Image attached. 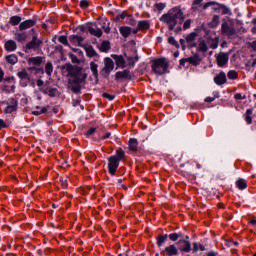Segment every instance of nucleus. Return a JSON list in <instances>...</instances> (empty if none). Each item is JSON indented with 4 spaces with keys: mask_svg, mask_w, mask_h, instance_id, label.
Masks as SVG:
<instances>
[{
    "mask_svg": "<svg viewBox=\"0 0 256 256\" xmlns=\"http://www.w3.org/2000/svg\"><path fill=\"white\" fill-rule=\"evenodd\" d=\"M160 21L167 25L169 31H174L178 22L181 25V23L185 21V14L183 13V10L180 6H176L170 9L166 14H163L160 18Z\"/></svg>",
    "mask_w": 256,
    "mask_h": 256,
    "instance_id": "nucleus-1",
    "label": "nucleus"
},
{
    "mask_svg": "<svg viewBox=\"0 0 256 256\" xmlns=\"http://www.w3.org/2000/svg\"><path fill=\"white\" fill-rule=\"evenodd\" d=\"M66 71H68L70 77H73V80L69 81V87L71 88V91L73 93H81V84L83 81H85V79H87V76L83 74L81 68L75 67L71 64L66 66Z\"/></svg>",
    "mask_w": 256,
    "mask_h": 256,
    "instance_id": "nucleus-2",
    "label": "nucleus"
},
{
    "mask_svg": "<svg viewBox=\"0 0 256 256\" xmlns=\"http://www.w3.org/2000/svg\"><path fill=\"white\" fill-rule=\"evenodd\" d=\"M121 161H125V151L123 148H118L116 150V154L108 158V172L111 177H114L117 173V169H119V163H121Z\"/></svg>",
    "mask_w": 256,
    "mask_h": 256,
    "instance_id": "nucleus-3",
    "label": "nucleus"
},
{
    "mask_svg": "<svg viewBox=\"0 0 256 256\" xmlns=\"http://www.w3.org/2000/svg\"><path fill=\"white\" fill-rule=\"evenodd\" d=\"M151 69L154 75H165L169 73V60L167 58H156L151 61Z\"/></svg>",
    "mask_w": 256,
    "mask_h": 256,
    "instance_id": "nucleus-4",
    "label": "nucleus"
},
{
    "mask_svg": "<svg viewBox=\"0 0 256 256\" xmlns=\"http://www.w3.org/2000/svg\"><path fill=\"white\" fill-rule=\"evenodd\" d=\"M31 32L32 40L26 44V49L37 51L43 45V40L39 38L35 29H31Z\"/></svg>",
    "mask_w": 256,
    "mask_h": 256,
    "instance_id": "nucleus-5",
    "label": "nucleus"
},
{
    "mask_svg": "<svg viewBox=\"0 0 256 256\" xmlns=\"http://www.w3.org/2000/svg\"><path fill=\"white\" fill-rule=\"evenodd\" d=\"M185 63H189L190 65L197 67V65H201V57H199L198 54H195L193 56L180 60V65H182V67H185Z\"/></svg>",
    "mask_w": 256,
    "mask_h": 256,
    "instance_id": "nucleus-6",
    "label": "nucleus"
},
{
    "mask_svg": "<svg viewBox=\"0 0 256 256\" xmlns=\"http://www.w3.org/2000/svg\"><path fill=\"white\" fill-rule=\"evenodd\" d=\"M221 33L222 35H226V37H233L236 33L235 27L229 26L227 22H224L221 25Z\"/></svg>",
    "mask_w": 256,
    "mask_h": 256,
    "instance_id": "nucleus-7",
    "label": "nucleus"
},
{
    "mask_svg": "<svg viewBox=\"0 0 256 256\" xmlns=\"http://www.w3.org/2000/svg\"><path fill=\"white\" fill-rule=\"evenodd\" d=\"M218 67H225L229 63V55L226 53H219L216 57Z\"/></svg>",
    "mask_w": 256,
    "mask_h": 256,
    "instance_id": "nucleus-8",
    "label": "nucleus"
},
{
    "mask_svg": "<svg viewBox=\"0 0 256 256\" xmlns=\"http://www.w3.org/2000/svg\"><path fill=\"white\" fill-rule=\"evenodd\" d=\"M116 81H125L131 79V72L129 70L118 71L115 74Z\"/></svg>",
    "mask_w": 256,
    "mask_h": 256,
    "instance_id": "nucleus-9",
    "label": "nucleus"
},
{
    "mask_svg": "<svg viewBox=\"0 0 256 256\" xmlns=\"http://www.w3.org/2000/svg\"><path fill=\"white\" fill-rule=\"evenodd\" d=\"M113 69H115V63L113 60L111 58H105L103 72L106 75H109Z\"/></svg>",
    "mask_w": 256,
    "mask_h": 256,
    "instance_id": "nucleus-10",
    "label": "nucleus"
},
{
    "mask_svg": "<svg viewBox=\"0 0 256 256\" xmlns=\"http://www.w3.org/2000/svg\"><path fill=\"white\" fill-rule=\"evenodd\" d=\"M214 83L216 85H225V83H227V74H225V72L220 71L218 74H216V76L214 77Z\"/></svg>",
    "mask_w": 256,
    "mask_h": 256,
    "instance_id": "nucleus-11",
    "label": "nucleus"
},
{
    "mask_svg": "<svg viewBox=\"0 0 256 256\" xmlns=\"http://www.w3.org/2000/svg\"><path fill=\"white\" fill-rule=\"evenodd\" d=\"M179 250L175 244L167 246L162 252L161 255L175 256L178 255Z\"/></svg>",
    "mask_w": 256,
    "mask_h": 256,
    "instance_id": "nucleus-12",
    "label": "nucleus"
},
{
    "mask_svg": "<svg viewBox=\"0 0 256 256\" xmlns=\"http://www.w3.org/2000/svg\"><path fill=\"white\" fill-rule=\"evenodd\" d=\"M197 36L196 32H191L186 36V43L191 47V49L197 47V43H195V41H197Z\"/></svg>",
    "mask_w": 256,
    "mask_h": 256,
    "instance_id": "nucleus-13",
    "label": "nucleus"
},
{
    "mask_svg": "<svg viewBox=\"0 0 256 256\" xmlns=\"http://www.w3.org/2000/svg\"><path fill=\"white\" fill-rule=\"evenodd\" d=\"M36 23H37V20H33V19L25 20L24 22L20 23L19 30L25 31L27 29H31V27H35Z\"/></svg>",
    "mask_w": 256,
    "mask_h": 256,
    "instance_id": "nucleus-14",
    "label": "nucleus"
},
{
    "mask_svg": "<svg viewBox=\"0 0 256 256\" xmlns=\"http://www.w3.org/2000/svg\"><path fill=\"white\" fill-rule=\"evenodd\" d=\"M221 6H222L221 3H218L215 1H210V2L205 3L202 6V9H203V11H206V9H209V7H212L213 11L217 12V11H221Z\"/></svg>",
    "mask_w": 256,
    "mask_h": 256,
    "instance_id": "nucleus-15",
    "label": "nucleus"
},
{
    "mask_svg": "<svg viewBox=\"0 0 256 256\" xmlns=\"http://www.w3.org/2000/svg\"><path fill=\"white\" fill-rule=\"evenodd\" d=\"M69 40L70 43H72V45H75L76 47H83V41H85V39L79 35H72L70 36Z\"/></svg>",
    "mask_w": 256,
    "mask_h": 256,
    "instance_id": "nucleus-16",
    "label": "nucleus"
},
{
    "mask_svg": "<svg viewBox=\"0 0 256 256\" xmlns=\"http://www.w3.org/2000/svg\"><path fill=\"white\" fill-rule=\"evenodd\" d=\"M150 27L151 23L149 20H141L137 24V30L142 32L149 31Z\"/></svg>",
    "mask_w": 256,
    "mask_h": 256,
    "instance_id": "nucleus-17",
    "label": "nucleus"
},
{
    "mask_svg": "<svg viewBox=\"0 0 256 256\" xmlns=\"http://www.w3.org/2000/svg\"><path fill=\"white\" fill-rule=\"evenodd\" d=\"M139 147V142L137 141V138H130L128 142V149L132 153H137Z\"/></svg>",
    "mask_w": 256,
    "mask_h": 256,
    "instance_id": "nucleus-18",
    "label": "nucleus"
},
{
    "mask_svg": "<svg viewBox=\"0 0 256 256\" xmlns=\"http://www.w3.org/2000/svg\"><path fill=\"white\" fill-rule=\"evenodd\" d=\"M112 58L114 59L117 67L120 69H125L127 65H125V58H123L121 55L113 54Z\"/></svg>",
    "mask_w": 256,
    "mask_h": 256,
    "instance_id": "nucleus-19",
    "label": "nucleus"
},
{
    "mask_svg": "<svg viewBox=\"0 0 256 256\" xmlns=\"http://www.w3.org/2000/svg\"><path fill=\"white\" fill-rule=\"evenodd\" d=\"M197 51L200 53H207L209 51V46H207V42L203 38L198 40Z\"/></svg>",
    "mask_w": 256,
    "mask_h": 256,
    "instance_id": "nucleus-20",
    "label": "nucleus"
},
{
    "mask_svg": "<svg viewBox=\"0 0 256 256\" xmlns=\"http://www.w3.org/2000/svg\"><path fill=\"white\" fill-rule=\"evenodd\" d=\"M180 243V251H184V253H189L191 251V243L187 240H179Z\"/></svg>",
    "mask_w": 256,
    "mask_h": 256,
    "instance_id": "nucleus-21",
    "label": "nucleus"
},
{
    "mask_svg": "<svg viewBox=\"0 0 256 256\" xmlns=\"http://www.w3.org/2000/svg\"><path fill=\"white\" fill-rule=\"evenodd\" d=\"M42 92L44 95H48L49 97H57V95H59V90H57V88L47 87L42 90Z\"/></svg>",
    "mask_w": 256,
    "mask_h": 256,
    "instance_id": "nucleus-22",
    "label": "nucleus"
},
{
    "mask_svg": "<svg viewBox=\"0 0 256 256\" xmlns=\"http://www.w3.org/2000/svg\"><path fill=\"white\" fill-rule=\"evenodd\" d=\"M6 51L8 52H13L16 51L17 49V43H15V41L13 40H8L5 45H4Z\"/></svg>",
    "mask_w": 256,
    "mask_h": 256,
    "instance_id": "nucleus-23",
    "label": "nucleus"
},
{
    "mask_svg": "<svg viewBox=\"0 0 256 256\" xmlns=\"http://www.w3.org/2000/svg\"><path fill=\"white\" fill-rule=\"evenodd\" d=\"M120 34L122 35V37H124V39H127V37H129V35H131V27L129 26H121L119 28Z\"/></svg>",
    "mask_w": 256,
    "mask_h": 256,
    "instance_id": "nucleus-24",
    "label": "nucleus"
},
{
    "mask_svg": "<svg viewBox=\"0 0 256 256\" xmlns=\"http://www.w3.org/2000/svg\"><path fill=\"white\" fill-rule=\"evenodd\" d=\"M28 63L29 65L39 66L41 63H43V58L41 56L31 57L28 59Z\"/></svg>",
    "mask_w": 256,
    "mask_h": 256,
    "instance_id": "nucleus-25",
    "label": "nucleus"
},
{
    "mask_svg": "<svg viewBox=\"0 0 256 256\" xmlns=\"http://www.w3.org/2000/svg\"><path fill=\"white\" fill-rule=\"evenodd\" d=\"M27 32H21V33H16L14 36V39L18 41V43H23V41H27Z\"/></svg>",
    "mask_w": 256,
    "mask_h": 256,
    "instance_id": "nucleus-26",
    "label": "nucleus"
},
{
    "mask_svg": "<svg viewBox=\"0 0 256 256\" xmlns=\"http://www.w3.org/2000/svg\"><path fill=\"white\" fill-rule=\"evenodd\" d=\"M220 18L219 15H214L212 20L209 22L208 26L210 29H215V27H219Z\"/></svg>",
    "mask_w": 256,
    "mask_h": 256,
    "instance_id": "nucleus-27",
    "label": "nucleus"
},
{
    "mask_svg": "<svg viewBox=\"0 0 256 256\" xmlns=\"http://www.w3.org/2000/svg\"><path fill=\"white\" fill-rule=\"evenodd\" d=\"M90 35H94V37H101L103 35V31L100 28L90 27L88 29Z\"/></svg>",
    "mask_w": 256,
    "mask_h": 256,
    "instance_id": "nucleus-28",
    "label": "nucleus"
},
{
    "mask_svg": "<svg viewBox=\"0 0 256 256\" xmlns=\"http://www.w3.org/2000/svg\"><path fill=\"white\" fill-rule=\"evenodd\" d=\"M110 49H111V43H109V41L102 42L99 48V50L102 53H108Z\"/></svg>",
    "mask_w": 256,
    "mask_h": 256,
    "instance_id": "nucleus-29",
    "label": "nucleus"
},
{
    "mask_svg": "<svg viewBox=\"0 0 256 256\" xmlns=\"http://www.w3.org/2000/svg\"><path fill=\"white\" fill-rule=\"evenodd\" d=\"M167 237H169L167 234L165 235H159L157 238H156V245L158 247H163V245L165 244V241H167Z\"/></svg>",
    "mask_w": 256,
    "mask_h": 256,
    "instance_id": "nucleus-30",
    "label": "nucleus"
},
{
    "mask_svg": "<svg viewBox=\"0 0 256 256\" xmlns=\"http://www.w3.org/2000/svg\"><path fill=\"white\" fill-rule=\"evenodd\" d=\"M236 187L240 189V191H243L247 187V180L240 178L236 182Z\"/></svg>",
    "mask_w": 256,
    "mask_h": 256,
    "instance_id": "nucleus-31",
    "label": "nucleus"
},
{
    "mask_svg": "<svg viewBox=\"0 0 256 256\" xmlns=\"http://www.w3.org/2000/svg\"><path fill=\"white\" fill-rule=\"evenodd\" d=\"M252 115L253 109H247L245 113V121L248 125H251V123H253V118H251Z\"/></svg>",
    "mask_w": 256,
    "mask_h": 256,
    "instance_id": "nucleus-32",
    "label": "nucleus"
},
{
    "mask_svg": "<svg viewBox=\"0 0 256 256\" xmlns=\"http://www.w3.org/2000/svg\"><path fill=\"white\" fill-rule=\"evenodd\" d=\"M90 69L94 75V77L97 79L99 77V65H97L95 62L90 63Z\"/></svg>",
    "mask_w": 256,
    "mask_h": 256,
    "instance_id": "nucleus-33",
    "label": "nucleus"
},
{
    "mask_svg": "<svg viewBox=\"0 0 256 256\" xmlns=\"http://www.w3.org/2000/svg\"><path fill=\"white\" fill-rule=\"evenodd\" d=\"M87 57H97V52L93 48V46H88L85 48Z\"/></svg>",
    "mask_w": 256,
    "mask_h": 256,
    "instance_id": "nucleus-34",
    "label": "nucleus"
},
{
    "mask_svg": "<svg viewBox=\"0 0 256 256\" xmlns=\"http://www.w3.org/2000/svg\"><path fill=\"white\" fill-rule=\"evenodd\" d=\"M21 23V16H12L9 20V24L13 27L19 25Z\"/></svg>",
    "mask_w": 256,
    "mask_h": 256,
    "instance_id": "nucleus-35",
    "label": "nucleus"
},
{
    "mask_svg": "<svg viewBox=\"0 0 256 256\" xmlns=\"http://www.w3.org/2000/svg\"><path fill=\"white\" fill-rule=\"evenodd\" d=\"M6 61L10 65H15V63H17V61H19V59L17 58V55L11 54V55L6 56Z\"/></svg>",
    "mask_w": 256,
    "mask_h": 256,
    "instance_id": "nucleus-36",
    "label": "nucleus"
},
{
    "mask_svg": "<svg viewBox=\"0 0 256 256\" xmlns=\"http://www.w3.org/2000/svg\"><path fill=\"white\" fill-rule=\"evenodd\" d=\"M227 77L230 79V81H235V79H239V73H237L235 70H230L227 73Z\"/></svg>",
    "mask_w": 256,
    "mask_h": 256,
    "instance_id": "nucleus-37",
    "label": "nucleus"
},
{
    "mask_svg": "<svg viewBox=\"0 0 256 256\" xmlns=\"http://www.w3.org/2000/svg\"><path fill=\"white\" fill-rule=\"evenodd\" d=\"M139 61V57H128L127 58V65L128 67H135V63Z\"/></svg>",
    "mask_w": 256,
    "mask_h": 256,
    "instance_id": "nucleus-38",
    "label": "nucleus"
},
{
    "mask_svg": "<svg viewBox=\"0 0 256 256\" xmlns=\"http://www.w3.org/2000/svg\"><path fill=\"white\" fill-rule=\"evenodd\" d=\"M43 113H47V108L37 106L36 110L32 112V115H43Z\"/></svg>",
    "mask_w": 256,
    "mask_h": 256,
    "instance_id": "nucleus-39",
    "label": "nucleus"
},
{
    "mask_svg": "<svg viewBox=\"0 0 256 256\" xmlns=\"http://www.w3.org/2000/svg\"><path fill=\"white\" fill-rule=\"evenodd\" d=\"M17 110V102L13 100L11 105H8L5 109L6 113H13V111Z\"/></svg>",
    "mask_w": 256,
    "mask_h": 256,
    "instance_id": "nucleus-40",
    "label": "nucleus"
},
{
    "mask_svg": "<svg viewBox=\"0 0 256 256\" xmlns=\"http://www.w3.org/2000/svg\"><path fill=\"white\" fill-rule=\"evenodd\" d=\"M220 11H222V15H232L231 8L227 7L225 4L220 6Z\"/></svg>",
    "mask_w": 256,
    "mask_h": 256,
    "instance_id": "nucleus-41",
    "label": "nucleus"
},
{
    "mask_svg": "<svg viewBox=\"0 0 256 256\" xmlns=\"http://www.w3.org/2000/svg\"><path fill=\"white\" fill-rule=\"evenodd\" d=\"M17 76L19 77V79H28L29 78V74L27 73V70L22 69L21 71H19L17 73Z\"/></svg>",
    "mask_w": 256,
    "mask_h": 256,
    "instance_id": "nucleus-42",
    "label": "nucleus"
},
{
    "mask_svg": "<svg viewBox=\"0 0 256 256\" xmlns=\"http://www.w3.org/2000/svg\"><path fill=\"white\" fill-rule=\"evenodd\" d=\"M45 73H47L49 76H51V73H53V64L51 62L46 63Z\"/></svg>",
    "mask_w": 256,
    "mask_h": 256,
    "instance_id": "nucleus-43",
    "label": "nucleus"
},
{
    "mask_svg": "<svg viewBox=\"0 0 256 256\" xmlns=\"http://www.w3.org/2000/svg\"><path fill=\"white\" fill-rule=\"evenodd\" d=\"M168 43H169L170 45H173V47H177V49H179V43L177 42V40H175V37L170 36V37L168 38Z\"/></svg>",
    "mask_w": 256,
    "mask_h": 256,
    "instance_id": "nucleus-44",
    "label": "nucleus"
},
{
    "mask_svg": "<svg viewBox=\"0 0 256 256\" xmlns=\"http://www.w3.org/2000/svg\"><path fill=\"white\" fill-rule=\"evenodd\" d=\"M201 3H203V0H193V2H192V9L194 11H197V8L201 7Z\"/></svg>",
    "mask_w": 256,
    "mask_h": 256,
    "instance_id": "nucleus-45",
    "label": "nucleus"
},
{
    "mask_svg": "<svg viewBox=\"0 0 256 256\" xmlns=\"http://www.w3.org/2000/svg\"><path fill=\"white\" fill-rule=\"evenodd\" d=\"M191 23H193V20L187 19L183 24V30L187 31V29L191 28Z\"/></svg>",
    "mask_w": 256,
    "mask_h": 256,
    "instance_id": "nucleus-46",
    "label": "nucleus"
},
{
    "mask_svg": "<svg viewBox=\"0 0 256 256\" xmlns=\"http://www.w3.org/2000/svg\"><path fill=\"white\" fill-rule=\"evenodd\" d=\"M168 237H169L170 241H177L179 239V237H181V234L172 233V234H169Z\"/></svg>",
    "mask_w": 256,
    "mask_h": 256,
    "instance_id": "nucleus-47",
    "label": "nucleus"
},
{
    "mask_svg": "<svg viewBox=\"0 0 256 256\" xmlns=\"http://www.w3.org/2000/svg\"><path fill=\"white\" fill-rule=\"evenodd\" d=\"M234 99H235L236 101H241V100H243V99H247V95H243V94H241V93H236V94L234 95Z\"/></svg>",
    "mask_w": 256,
    "mask_h": 256,
    "instance_id": "nucleus-48",
    "label": "nucleus"
},
{
    "mask_svg": "<svg viewBox=\"0 0 256 256\" xmlns=\"http://www.w3.org/2000/svg\"><path fill=\"white\" fill-rule=\"evenodd\" d=\"M59 43H62V45H69V41L67 40V36H60L58 38Z\"/></svg>",
    "mask_w": 256,
    "mask_h": 256,
    "instance_id": "nucleus-49",
    "label": "nucleus"
},
{
    "mask_svg": "<svg viewBox=\"0 0 256 256\" xmlns=\"http://www.w3.org/2000/svg\"><path fill=\"white\" fill-rule=\"evenodd\" d=\"M97 131V128L91 127L87 132H86V137H91V135H95V132Z\"/></svg>",
    "mask_w": 256,
    "mask_h": 256,
    "instance_id": "nucleus-50",
    "label": "nucleus"
},
{
    "mask_svg": "<svg viewBox=\"0 0 256 256\" xmlns=\"http://www.w3.org/2000/svg\"><path fill=\"white\" fill-rule=\"evenodd\" d=\"M80 7L81 9H87V7H89V1L87 0L80 1Z\"/></svg>",
    "mask_w": 256,
    "mask_h": 256,
    "instance_id": "nucleus-51",
    "label": "nucleus"
},
{
    "mask_svg": "<svg viewBox=\"0 0 256 256\" xmlns=\"http://www.w3.org/2000/svg\"><path fill=\"white\" fill-rule=\"evenodd\" d=\"M102 97H104V99H108V101H113V99H115V96H113L109 93H103Z\"/></svg>",
    "mask_w": 256,
    "mask_h": 256,
    "instance_id": "nucleus-52",
    "label": "nucleus"
},
{
    "mask_svg": "<svg viewBox=\"0 0 256 256\" xmlns=\"http://www.w3.org/2000/svg\"><path fill=\"white\" fill-rule=\"evenodd\" d=\"M88 159L89 161H91V163H93V161H95V159H97V156L93 153L88 154Z\"/></svg>",
    "mask_w": 256,
    "mask_h": 256,
    "instance_id": "nucleus-53",
    "label": "nucleus"
},
{
    "mask_svg": "<svg viewBox=\"0 0 256 256\" xmlns=\"http://www.w3.org/2000/svg\"><path fill=\"white\" fill-rule=\"evenodd\" d=\"M215 101V97H206L205 98V103H213Z\"/></svg>",
    "mask_w": 256,
    "mask_h": 256,
    "instance_id": "nucleus-54",
    "label": "nucleus"
},
{
    "mask_svg": "<svg viewBox=\"0 0 256 256\" xmlns=\"http://www.w3.org/2000/svg\"><path fill=\"white\" fill-rule=\"evenodd\" d=\"M125 17H126L125 13H122V14L118 15L116 17V19H117V21H121V20L125 19Z\"/></svg>",
    "mask_w": 256,
    "mask_h": 256,
    "instance_id": "nucleus-55",
    "label": "nucleus"
},
{
    "mask_svg": "<svg viewBox=\"0 0 256 256\" xmlns=\"http://www.w3.org/2000/svg\"><path fill=\"white\" fill-rule=\"evenodd\" d=\"M44 83H45V82H43V80L38 79L37 82H36V85H37L38 87H43Z\"/></svg>",
    "mask_w": 256,
    "mask_h": 256,
    "instance_id": "nucleus-56",
    "label": "nucleus"
},
{
    "mask_svg": "<svg viewBox=\"0 0 256 256\" xmlns=\"http://www.w3.org/2000/svg\"><path fill=\"white\" fill-rule=\"evenodd\" d=\"M5 77V72H3V69L0 68V83L3 81V78Z\"/></svg>",
    "mask_w": 256,
    "mask_h": 256,
    "instance_id": "nucleus-57",
    "label": "nucleus"
},
{
    "mask_svg": "<svg viewBox=\"0 0 256 256\" xmlns=\"http://www.w3.org/2000/svg\"><path fill=\"white\" fill-rule=\"evenodd\" d=\"M111 137V132H107L101 139H109Z\"/></svg>",
    "mask_w": 256,
    "mask_h": 256,
    "instance_id": "nucleus-58",
    "label": "nucleus"
},
{
    "mask_svg": "<svg viewBox=\"0 0 256 256\" xmlns=\"http://www.w3.org/2000/svg\"><path fill=\"white\" fill-rule=\"evenodd\" d=\"M250 47L256 51V41H253L251 44H250Z\"/></svg>",
    "mask_w": 256,
    "mask_h": 256,
    "instance_id": "nucleus-59",
    "label": "nucleus"
},
{
    "mask_svg": "<svg viewBox=\"0 0 256 256\" xmlns=\"http://www.w3.org/2000/svg\"><path fill=\"white\" fill-rule=\"evenodd\" d=\"M3 127H5V121L0 119V131L3 129Z\"/></svg>",
    "mask_w": 256,
    "mask_h": 256,
    "instance_id": "nucleus-60",
    "label": "nucleus"
},
{
    "mask_svg": "<svg viewBox=\"0 0 256 256\" xmlns=\"http://www.w3.org/2000/svg\"><path fill=\"white\" fill-rule=\"evenodd\" d=\"M180 45H182V49L185 50V40L180 39Z\"/></svg>",
    "mask_w": 256,
    "mask_h": 256,
    "instance_id": "nucleus-61",
    "label": "nucleus"
},
{
    "mask_svg": "<svg viewBox=\"0 0 256 256\" xmlns=\"http://www.w3.org/2000/svg\"><path fill=\"white\" fill-rule=\"evenodd\" d=\"M249 223H250V225H254L255 226L256 225V219L250 220Z\"/></svg>",
    "mask_w": 256,
    "mask_h": 256,
    "instance_id": "nucleus-62",
    "label": "nucleus"
},
{
    "mask_svg": "<svg viewBox=\"0 0 256 256\" xmlns=\"http://www.w3.org/2000/svg\"><path fill=\"white\" fill-rule=\"evenodd\" d=\"M193 247H194V251H199V247L197 246V243H194Z\"/></svg>",
    "mask_w": 256,
    "mask_h": 256,
    "instance_id": "nucleus-63",
    "label": "nucleus"
},
{
    "mask_svg": "<svg viewBox=\"0 0 256 256\" xmlns=\"http://www.w3.org/2000/svg\"><path fill=\"white\" fill-rule=\"evenodd\" d=\"M207 256H217V253H215V252H209Z\"/></svg>",
    "mask_w": 256,
    "mask_h": 256,
    "instance_id": "nucleus-64",
    "label": "nucleus"
}]
</instances>
